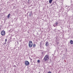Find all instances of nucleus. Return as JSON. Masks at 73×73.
I'll return each mask as SVG.
<instances>
[{
    "label": "nucleus",
    "instance_id": "f03ea898",
    "mask_svg": "<svg viewBox=\"0 0 73 73\" xmlns=\"http://www.w3.org/2000/svg\"><path fill=\"white\" fill-rule=\"evenodd\" d=\"M32 46H33V43H32V41L30 40L29 42V46L30 47V48H32Z\"/></svg>",
    "mask_w": 73,
    "mask_h": 73
},
{
    "label": "nucleus",
    "instance_id": "7ed1b4c3",
    "mask_svg": "<svg viewBox=\"0 0 73 73\" xmlns=\"http://www.w3.org/2000/svg\"><path fill=\"white\" fill-rule=\"evenodd\" d=\"M29 62L28 61L26 60L25 61V65L28 66V65H29Z\"/></svg>",
    "mask_w": 73,
    "mask_h": 73
},
{
    "label": "nucleus",
    "instance_id": "dca6fc26",
    "mask_svg": "<svg viewBox=\"0 0 73 73\" xmlns=\"http://www.w3.org/2000/svg\"><path fill=\"white\" fill-rule=\"evenodd\" d=\"M30 60H31V61H32V59H30Z\"/></svg>",
    "mask_w": 73,
    "mask_h": 73
},
{
    "label": "nucleus",
    "instance_id": "6e6552de",
    "mask_svg": "<svg viewBox=\"0 0 73 73\" xmlns=\"http://www.w3.org/2000/svg\"><path fill=\"white\" fill-rule=\"evenodd\" d=\"M55 24H56V25L57 26H58V22H56L55 23Z\"/></svg>",
    "mask_w": 73,
    "mask_h": 73
},
{
    "label": "nucleus",
    "instance_id": "f8f14e48",
    "mask_svg": "<svg viewBox=\"0 0 73 73\" xmlns=\"http://www.w3.org/2000/svg\"><path fill=\"white\" fill-rule=\"evenodd\" d=\"M32 13H30L29 14V16H30V17H31V15Z\"/></svg>",
    "mask_w": 73,
    "mask_h": 73
},
{
    "label": "nucleus",
    "instance_id": "9b49d317",
    "mask_svg": "<svg viewBox=\"0 0 73 73\" xmlns=\"http://www.w3.org/2000/svg\"><path fill=\"white\" fill-rule=\"evenodd\" d=\"M36 46V44H33V47H35V46Z\"/></svg>",
    "mask_w": 73,
    "mask_h": 73
},
{
    "label": "nucleus",
    "instance_id": "4468645a",
    "mask_svg": "<svg viewBox=\"0 0 73 73\" xmlns=\"http://www.w3.org/2000/svg\"><path fill=\"white\" fill-rule=\"evenodd\" d=\"M7 39H6L5 40V42H7Z\"/></svg>",
    "mask_w": 73,
    "mask_h": 73
},
{
    "label": "nucleus",
    "instance_id": "9d476101",
    "mask_svg": "<svg viewBox=\"0 0 73 73\" xmlns=\"http://www.w3.org/2000/svg\"><path fill=\"white\" fill-rule=\"evenodd\" d=\"M37 62L38 63H40V60H37Z\"/></svg>",
    "mask_w": 73,
    "mask_h": 73
},
{
    "label": "nucleus",
    "instance_id": "0eeeda50",
    "mask_svg": "<svg viewBox=\"0 0 73 73\" xmlns=\"http://www.w3.org/2000/svg\"><path fill=\"white\" fill-rule=\"evenodd\" d=\"M70 43L71 44H73V41L72 40H71L70 41Z\"/></svg>",
    "mask_w": 73,
    "mask_h": 73
},
{
    "label": "nucleus",
    "instance_id": "20e7f679",
    "mask_svg": "<svg viewBox=\"0 0 73 73\" xmlns=\"http://www.w3.org/2000/svg\"><path fill=\"white\" fill-rule=\"evenodd\" d=\"M1 34L2 36H4L5 35V32L4 31H2L1 32Z\"/></svg>",
    "mask_w": 73,
    "mask_h": 73
},
{
    "label": "nucleus",
    "instance_id": "2eb2a0df",
    "mask_svg": "<svg viewBox=\"0 0 73 73\" xmlns=\"http://www.w3.org/2000/svg\"><path fill=\"white\" fill-rule=\"evenodd\" d=\"M53 26H54V27H56V25H53Z\"/></svg>",
    "mask_w": 73,
    "mask_h": 73
},
{
    "label": "nucleus",
    "instance_id": "39448f33",
    "mask_svg": "<svg viewBox=\"0 0 73 73\" xmlns=\"http://www.w3.org/2000/svg\"><path fill=\"white\" fill-rule=\"evenodd\" d=\"M48 45H49V44H48V41H47L46 43V46H48Z\"/></svg>",
    "mask_w": 73,
    "mask_h": 73
},
{
    "label": "nucleus",
    "instance_id": "f257e3e1",
    "mask_svg": "<svg viewBox=\"0 0 73 73\" xmlns=\"http://www.w3.org/2000/svg\"><path fill=\"white\" fill-rule=\"evenodd\" d=\"M44 60L45 61H47L49 60V56L48 55H46L44 58Z\"/></svg>",
    "mask_w": 73,
    "mask_h": 73
},
{
    "label": "nucleus",
    "instance_id": "1a4fd4ad",
    "mask_svg": "<svg viewBox=\"0 0 73 73\" xmlns=\"http://www.w3.org/2000/svg\"><path fill=\"white\" fill-rule=\"evenodd\" d=\"M10 14H9L8 15L7 17L8 18H9L10 17Z\"/></svg>",
    "mask_w": 73,
    "mask_h": 73
},
{
    "label": "nucleus",
    "instance_id": "423d86ee",
    "mask_svg": "<svg viewBox=\"0 0 73 73\" xmlns=\"http://www.w3.org/2000/svg\"><path fill=\"white\" fill-rule=\"evenodd\" d=\"M52 1H53V0H49V3H50V4H51V3H52Z\"/></svg>",
    "mask_w": 73,
    "mask_h": 73
},
{
    "label": "nucleus",
    "instance_id": "ddd939ff",
    "mask_svg": "<svg viewBox=\"0 0 73 73\" xmlns=\"http://www.w3.org/2000/svg\"><path fill=\"white\" fill-rule=\"evenodd\" d=\"M48 73H52V72H51L50 71Z\"/></svg>",
    "mask_w": 73,
    "mask_h": 73
}]
</instances>
